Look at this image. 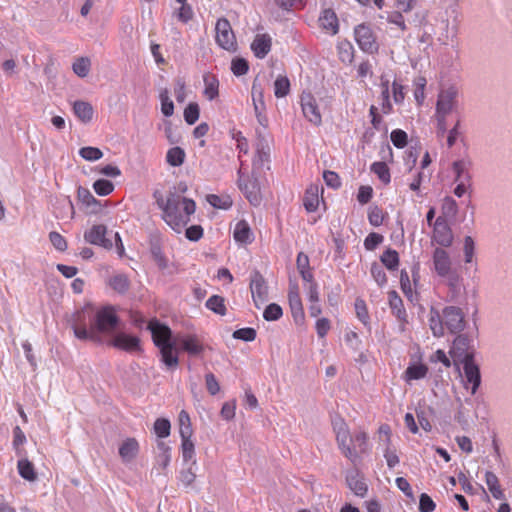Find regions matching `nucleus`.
<instances>
[{
    "label": "nucleus",
    "mask_w": 512,
    "mask_h": 512,
    "mask_svg": "<svg viewBox=\"0 0 512 512\" xmlns=\"http://www.w3.org/2000/svg\"><path fill=\"white\" fill-rule=\"evenodd\" d=\"M355 40L359 48L369 54L376 53L378 51V43L372 29L365 25L359 24L354 29Z\"/></svg>",
    "instance_id": "obj_8"
},
{
    "label": "nucleus",
    "mask_w": 512,
    "mask_h": 512,
    "mask_svg": "<svg viewBox=\"0 0 512 512\" xmlns=\"http://www.w3.org/2000/svg\"><path fill=\"white\" fill-rule=\"evenodd\" d=\"M248 69V62L243 58H235L231 62V70L235 76L245 75Z\"/></svg>",
    "instance_id": "obj_63"
},
{
    "label": "nucleus",
    "mask_w": 512,
    "mask_h": 512,
    "mask_svg": "<svg viewBox=\"0 0 512 512\" xmlns=\"http://www.w3.org/2000/svg\"><path fill=\"white\" fill-rule=\"evenodd\" d=\"M301 108L304 117L312 124L318 126L322 123V116L315 98L310 93L301 95Z\"/></svg>",
    "instance_id": "obj_13"
},
{
    "label": "nucleus",
    "mask_w": 512,
    "mask_h": 512,
    "mask_svg": "<svg viewBox=\"0 0 512 512\" xmlns=\"http://www.w3.org/2000/svg\"><path fill=\"white\" fill-rule=\"evenodd\" d=\"M107 228L104 225H94L90 230L86 231L84 238L93 245H99L104 248H111V240L106 238Z\"/></svg>",
    "instance_id": "obj_20"
},
{
    "label": "nucleus",
    "mask_w": 512,
    "mask_h": 512,
    "mask_svg": "<svg viewBox=\"0 0 512 512\" xmlns=\"http://www.w3.org/2000/svg\"><path fill=\"white\" fill-rule=\"evenodd\" d=\"M350 445L352 446V449L356 450L357 458L359 457V453H366L368 451V436L366 432L362 430L356 432L352 436Z\"/></svg>",
    "instance_id": "obj_40"
},
{
    "label": "nucleus",
    "mask_w": 512,
    "mask_h": 512,
    "mask_svg": "<svg viewBox=\"0 0 512 512\" xmlns=\"http://www.w3.org/2000/svg\"><path fill=\"white\" fill-rule=\"evenodd\" d=\"M207 201L210 205L218 209H229L232 206V199L230 196H219L210 194L207 196Z\"/></svg>",
    "instance_id": "obj_52"
},
{
    "label": "nucleus",
    "mask_w": 512,
    "mask_h": 512,
    "mask_svg": "<svg viewBox=\"0 0 512 512\" xmlns=\"http://www.w3.org/2000/svg\"><path fill=\"white\" fill-rule=\"evenodd\" d=\"M432 239L442 247H449L453 242L451 228L442 217H438L433 223Z\"/></svg>",
    "instance_id": "obj_14"
},
{
    "label": "nucleus",
    "mask_w": 512,
    "mask_h": 512,
    "mask_svg": "<svg viewBox=\"0 0 512 512\" xmlns=\"http://www.w3.org/2000/svg\"><path fill=\"white\" fill-rule=\"evenodd\" d=\"M177 341L180 343L182 350L187 352L190 356H198L204 351V346L196 335H186L177 338Z\"/></svg>",
    "instance_id": "obj_25"
},
{
    "label": "nucleus",
    "mask_w": 512,
    "mask_h": 512,
    "mask_svg": "<svg viewBox=\"0 0 512 512\" xmlns=\"http://www.w3.org/2000/svg\"><path fill=\"white\" fill-rule=\"evenodd\" d=\"M180 437L192 436L193 429L189 414L185 410H181L178 416Z\"/></svg>",
    "instance_id": "obj_42"
},
{
    "label": "nucleus",
    "mask_w": 512,
    "mask_h": 512,
    "mask_svg": "<svg viewBox=\"0 0 512 512\" xmlns=\"http://www.w3.org/2000/svg\"><path fill=\"white\" fill-rule=\"evenodd\" d=\"M416 2H397V9L389 12L387 21L397 25L402 31L406 30V22L419 25L425 19V13L416 9Z\"/></svg>",
    "instance_id": "obj_3"
},
{
    "label": "nucleus",
    "mask_w": 512,
    "mask_h": 512,
    "mask_svg": "<svg viewBox=\"0 0 512 512\" xmlns=\"http://www.w3.org/2000/svg\"><path fill=\"white\" fill-rule=\"evenodd\" d=\"M118 321L119 319L112 307H104L97 311L96 314H93L95 333L99 337L102 333L112 332L116 328Z\"/></svg>",
    "instance_id": "obj_5"
},
{
    "label": "nucleus",
    "mask_w": 512,
    "mask_h": 512,
    "mask_svg": "<svg viewBox=\"0 0 512 512\" xmlns=\"http://www.w3.org/2000/svg\"><path fill=\"white\" fill-rule=\"evenodd\" d=\"M73 111L75 115L84 123H88L93 117V107L90 103L85 101H75L73 104Z\"/></svg>",
    "instance_id": "obj_35"
},
{
    "label": "nucleus",
    "mask_w": 512,
    "mask_h": 512,
    "mask_svg": "<svg viewBox=\"0 0 512 512\" xmlns=\"http://www.w3.org/2000/svg\"><path fill=\"white\" fill-rule=\"evenodd\" d=\"M355 312H356V316L357 318L365 325L367 326L369 324V320H370V317H369V314H368V309H367V305L365 303V301L361 298H357L355 300Z\"/></svg>",
    "instance_id": "obj_55"
},
{
    "label": "nucleus",
    "mask_w": 512,
    "mask_h": 512,
    "mask_svg": "<svg viewBox=\"0 0 512 512\" xmlns=\"http://www.w3.org/2000/svg\"><path fill=\"white\" fill-rule=\"evenodd\" d=\"M472 162L468 158H463L455 161L452 165V170L455 174V182H470L471 174L470 169Z\"/></svg>",
    "instance_id": "obj_27"
},
{
    "label": "nucleus",
    "mask_w": 512,
    "mask_h": 512,
    "mask_svg": "<svg viewBox=\"0 0 512 512\" xmlns=\"http://www.w3.org/2000/svg\"><path fill=\"white\" fill-rule=\"evenodd\" d=\"M216 43L227 51H235L237 47L235 35L229 21L225 18L218 19L215 26Z\"/></svg>",
    "instance_id": "obj_6"
},
{
    "label": "nucleus",
    "mask_w": 512,
    "mask_h": 512,
    "mask_svg": "<svg viewBox=\"0 0 512 512\" xmlns=\"http://www.w3.org/2000/svg\"><path fill=\"white\" fill-rule=\"evenodd\" d=\"M320 25L323 29L330 32L331 34L338 33L339 24L338 18L334 10L332 9H324L322 14L319 17Z\"/></svg>",
    "instance_id": "obj_30"
},
{
    "label": "nucleus",
    "mask_w": 512,
    "mask_h": 512,
    "mask_svg": "<svg viewBox=\"0 0 512 512\" xmlns=\"http://www.w3.org/2000/svg\"><path fill=\"white\" fill-rule=\"evenodd\" d=\"M282 314V308L276 303H271L265 308L263 317L267 321H276L281 318Z\"/></svg>",
    "instance_id": "obj_61"
},
{
    "label": "nucleus",
    "mask_w": 512,
    "mask_h": 512,
    "mask_svg": "<svg viewBox=\"0 0 512 512\" xmlns=\"http://www.w3.org/2000/svg\"><path fill=\"white\" fill-rule=\"evenodd\" d=\"M256 336V330L251 327L241 328L233 332V338L246 342L254 341Z\"/></svg>",
    "instance_id": "obj_62"
},
{
    "label": "nucleus",
    "mask_w": 512,
    "mask_h": 512,
    "mask_svg": "<svg viewBox=\"0 0 512 512\" xmlns=\"http://www.w3.org/2000/svg\"><path fill=\"white\" fill-rule=\"evenodd\" d=\"M458 91L455 87L451 86L439 92L435 115L448 116L458 106Z\"/></svg>",
    "instance_id": "obj_7"
},
{
    "label": "nucleus",
    "mask_w": 512,
    "mask_h": 512,
    "mask_svg": "<svg viewBox=\"0 0 512 512\" xmlns=\"http://www.w3.org/2000/svg\"><path fill=\"white\" fill-rule=\"evenodd\" d=\"M204 81V95L208 100H214L218 96L219 81L214 75H205Z\"/></svg>",
    "instance_id": "obj_39"
},
{
    "label": "nucleus",
    "mask_w": 512,
    "mask_h": 512,
    "mask_svg": "<svg viewBox=\"0 0 512 512\" xmlns=\"http://www.w3.org/2000/svg\"><path fill=\"white\" fill-rule=\"evenodd\" d=\"M109 285L119 293H125L129 289V280L124 274H117L110 278Z\"/></svg>",
    "instance_id": "obj_51"
},
{
    "label": "nucleus",
    "mask_w": 512,
    "mask_h": 512,
    "mask_svg": "<svg viewBox=\"0 0 512 512\" xmlns=\"http://www.w3.org/2000/svg\"><path fill=\"white\" fill-rule=\"evenodd\" d=\"M272 38L269 34H257L251 43V50L258 59L265 58L271 51Z\"/></svg>",
    "instance_id": "obj_23"
},
{
    "label": "nucleus",
    "mask_w": 512,
    "mask_h": 512,
    "mask_svg": "<svg viewBox=\"0 0 512 512\" xmlns=\"http://www.w3.org/2000/svg\"><path fill=\"white\" fill-rule=\"evenodd\" d=\"M17 469L19 475L30 482L37 479V473L35 472L34 465L27 458H22L17 463Z\"/></svg>",
    "instance_id": "obj_36"
},
{
    "label": "nucleus",
    "mask_w": 512,
    "mask_h": 512,
    "mask_svg": "<svg viewBox=\"0 0 512 512\" xmlns=\"http://www.w3.org/2000/svg\"><path fill=\"white\" fill-rule=\"evenodd\" d=\"M485 482H486V485L488 487V490L490 491V493L492 494V496L495 499L502 500V499L505 498V494H504V492H503V490L501 488V485L499 483V479L496 476V474H494L491 471H486V473H485Z\"/></svg>",
    "instance_id": "obj_34"
},
{
    "label": "nucleus",
    "mask_w": 512,
    "mask_h": 512,
    "mask_svg": "<svg viewBox=\"0 0 512 512\" xmlns=\"http://www.w3.org/2000/svg\"><path fill=\"white\" fill-rule=\"evenodd\" d=\"M206 307L219 315H225L226 307L224 304V298L219 295H212L206 301Z\"/></svg>",
    "instance_id": "obj_49"
},
{
    "label": "nucleus",
    "mask_w": 512,
    "mask_h": 512,
    "mask_svg": "<svg viewBox=\"0 0 512 512\" xmlns=\"http://www.w3.org/2000/svg\"><path fill=\"white\" fill-rule=\"evenodd\" d=\"M166 160L171 166L178 167L185 160V152L178 146L170 148L166 154Z\"/></svg>",
    "instance_id": "obj_44"
},
{
    "label": "nucleus",
    "mask_w": 512,
    "mask_h": 512,
    "mask_svg": "<svg viewBox=\"0 0 512 512\" xmlns=\"http://www.w3.org/2000/svg\"><path fill=\"white\" fill-rule=\"evenodd\" d=\"M69 324L73 330L74 336L82 341L91 340L100 342L101 337L95 333L93 323V313L87 309L76 311L70 318Z\"/></svg>",
    "instance_id": "obj_2"
},
{
    "label": "nucleus",
    "mask_w": 512,
    "mask_h": 512,
    "mask_svg": "<svg viewBox=\"0 0 512 512\" xmlns=\"http://www.w3.org/2000/svg\"><path fill=\"white\" fill-rule=\"evenodd\" d=\"M440 278L445 280V283L453 292V294H456L460 291L463 279L456 268L448 271V274L446 275H441Z\"/></svg>",
    "instance_id": "obj_38"
},
{
    "label": "nucleus",
    "mask_w": 512,
    "mask_h": 512,
    "mask_svg": "<svg viewBox=\"0 0 512 512\" xmlns=\"http://www.w3.org/2000/svg\"><path fill=\"white\" fill-rule=\"evenodd\" d=\"M147 329L151 332L153 343L156 347L175 342L172 339V331L166 324L153 318L148 322Z\"/></svg>",
    "instance_id": "obj_10"
},
{
    "label": "nucleus",
    "mask_w": 512,
    "mask_h": 512,
    "mask_svg": "<svg viewBox=\"0 0 512 512\" xmlns=\"http://www.w3.org/2000/svg\"><path fill=\"white\" fill-rule=\"evenodd\" d=\"M332 425L336 435L338 448L347 459L355 463L357 461V452L355 449H352V446L350 445L352 436L350 434L348 425L342 418L339 417L333 419Z\"/></svg>",
    "instance_id": "obj_4"
},
{
    "label": "nucleus",
    "mask_w": 512,
    "mask_h": 512,
    "mask_svg": "<svg viewBox=\"0 0 512 512\" xmlns=\"http://www.w3.org/2000/svg\"><path fill=\"white\" fill-rule=\"evenodd\" d=\"M290 92V81L286 76H278L274 82V94L277 98H283Z\"/></svg>",
    "instance_id": "obj_47"
},
{
    "label": "nucleus",
    "mask_w": 512,
    "mask_h": 512,
    "mask_svg": "<svg viewBox=\"0 0 512 512\" xmlns=\"http://www.w3.org/2000/svg\"><path fill=\"white\" fill-rule=\"evenodd\" d=\"M191 438L192 436L181 437V451L185 462L192 460L193 464H195V445Z\"/></svg>",
    "instance_id": "obj_41"
},
{
    "label": "nucleus",
    "mask_w": 512,
    "mask_h": 512,
    "mask_svg": "<svg viewBox=\"0 0 512 512\" xmlns=\"http://www.w3.org/2000/svg\"><path fill=\"white\" fill-rule=\"evenodd\" d=\"M442 317L445 327L452 334L459 333L465 328V317L461 308L456 306H447L442 311Z\"/></svg>",
    "instance_id": "obj_9"
},
{
    "label": "nucleus",
    "mask_w": 512,
    "mask_h": 512,
    "mask_svg": "<svg viewBox=\"0 0 512 512\" xmlns=\"http://www.w3.org/2000/svg\"><path fill=\"white\" fill-rule=\"evenodd\" d=\"M450 354L454 361L460 363L473 360V352L470 351V339L466 335H458L452 343Z\"/></svg>",
    "instance_id": "obj_12"
},
{
    "label": "nucleus",
    "mask_w": 512,
    "mask_h": 512,
    "mask_svg": "<svg viewBox=\"0 0 512 512\" xmlns=\"http://www.w3.org/2000/svg\"><path fill=\"white\" fill-rule=\"evenodd\" d=\"M346 483L356 496L364 497L368 492V486L364 477L357 469L347 472Z\"/></svg>",
    "instance_id": "obj_21"
},
{
    "label": "nucleus",
    "mask_w": 512,
    "mask_h": 512,
    "mask_svg": "<svg viewBox=\"0 0 512 512\" xmlns=\"http://www.w3.org/2000/svg\"><path fill=\"white\" fill-rule=\"evenodd\" d=\"M463 371H464V379H465V387L471 390V394L474 395L481 384V374L479 366L474 362V360H466L463 362Z\"/></svg>",
    "instance_id": "obj_17"
},
{
    "label": "nucleus",
    "mask_w": 512,
    "mask_h": 512,
    "mask_svg": "<svg viewBox=\"0 0 512 512\" xmlns=\"http://www.w3.org/2000/svg\"><path fill=\"white\" fill-rule=\"evenodd\" d=\"M238 174V186L240 190L245 194L246 198L252 205H258L260 203L261 197L259 194V187L256 181L243 179L241 170L238 171Z\"/></svg>",
    "instance_id": "obj_22"
},
{
    "label": "nucleus",
    "mask_w": 512,
    "mask_h": 512,
    "mask_svg": "<svg viewBox=\"0 0 512 512\" xmlns=\"http://www.w3.org/2000/svg\"><path fill=\"white\" fill-rule=\"evenodd\" d=\"M429 326L435 337H442L444 335L445 324L443 317L433 309L430 312Z\"/></svg>",
    "instance_id": "obj_37"
},
{
    "label": "nucleus",
    "mask_w": 512,
    "mask_h": 512,
    "mask_svg": "<svg viewBox=\"0 0 512 512\" xmlns=\"http://www.w3.org/2000/svg\"><path fill=\"white\" fill-rule=\"evenodd\" d=\"M463 253L465 263H472L475 254V242L471 236H466L464 238Z\"/></svg>",
    "instance_id": "obj_60"
},
{
    "label": "nucleus",
    "mask_w": 512,
    "mask_h": 512,
    "mask_svg": "<svg viewBox=\"0 0 512 512\" xmlns=\"http://www.w3.org/2000/svg\"><path fill=\"white\" fill-rule=\"evenodd\" d=\"M90 68L91 62L87 57L78 58L72 65L73 72L81 78L89 74Z\"/></svg>",
    "instance_id": "obj_50"
},
{
    "label": "nucleus",
    "mask_w": 512,
    "mask_h": 512,
    "mask_svg": "<svg viewBox=\"0 0 512 512\" xmlns=\"http://www.w3.org/2000/svg\"><path fill=\"white\" fill-rule=\"evenodd\" d=\"M381 111L383 114H390L393 110L392 104L390 102V90H389V81L382 80L381 82Z\"/></svg>",
    "instance_id": "obj_46"
},
{
    "label": "nucleus",
    "mask_w": 512,
    "mask_h": 512,
    "mask_svg": "<svg viewBox=\"0 0 512 512\" xmlns=\"http://www.w3.org/2000/svg\"><path fill=\"white\" fill-rule=\"evenodd\" d=\"M199 106L195 102H191L184 110V119L187 124L193 125L199 118Z\"/></svg>",
    "instance_id": "obj_58"
},
{
    "label": "nucleus",
    "mask_w": 512,
    "mask_h": 512,
    "mask_svg": "<svg viewBox=\"0 0 512 512\" xmlns=\"http://www.w3.org/2000/svg\"><path fill=\"white\" fill-rule=\"evenodd\" d=\"M371 171L376 174L380 181H382L384 184L390 183L391 175L385 162H374L371 165Z\"/></svg>",
    "instance_id": "obj_48"
},
{
    "label": "nucleus",
    "mask_w": 512,
    "mask_h": 512,
    "mask_svg": "<svg viewBox=\"0 0 512 512\" xmlns=\"http://www.w3.org/2000/svg\"><path fill=\"white\" fill-rule=\"evenodd\" d=\"M251 97L254 106V111L266 110V105L264 101V89L257 79H255L252 83Z\"/></svg>",
    "instance_id": "obj_32"
},
{
    "label": "nucleus",
    "mask_w": 512,
    "mask_h": 512,
    "mask_svg": "<svg viewBox=\"0 0 512 512\" xmlns=\"http://www.w3.org/2000/svg\"><path fill=\"white\" fill-rule=\"evenodd\" d=\"M94 191L100 196H107L114 190V185L107 179H98L93 184Z\"/></svg>",
    "instance_id": "obj_56"
},
{
    "label": "nucleus",
    "mask_w": 512,
    "mask_h": 512,
    "mask_svg": "<svg viewBox=\"0 0 512 512\" xmlns=\"http://www.w3.org/2000/svg\"><path fill=\"white\" fill-rule=\"evenodd\" d=\"M139 453V443L135 438L125 439L119 447V455L124 463L133 461Z\"/></svg>",
    "instance_id": "obj_26"
},
{
    "label": "nucleus",
    "mask_w": 512,
    "mask_h": 512,
    "mask_svg": "<svg viewBox=\"0 0 512 512\" xmlns=\"http://www.w3.org/2000/svg\"><path fill=\"white\" fill-rule=\"evenodd\" d=\"M454 269L449 253L441 247L434 249L432 254V270L440 277Z\"/></svg>",
    "instance_id": "obj_15"
},
{
    "label": "nucleus",
    "mask_w": 512,
    "mask_h": 512,
    "mask_svg": "<svg viewBox=\"0 0 512 512\" xmlns=\"http://www.w3.org/2000/svg\"><path fill=\"white\" fill-rule=\"evenodd\" d=\"M161 112L164 116L170 117L174 113V104L168 95V91L164 90L160 93Z\"/></svg>",
    "instance_id": "obj_59"
},
{
    "label": "nucleus",
    "mask_w": 512,
    "mask_h": 512,
    "mask_svg": "<svg viewBox=\"0 0 512 512\" xmlns=\"http://www.w3.org/2000/svg\"><path fill=\"white\" fill-rule=\"evenodd\" d=\"M428 373V367L425 364H410L403 375L404 380L410 383L413 380H420L426 377Z\"/></svg>",
    "instance_id": "obj_31"
},
{
    "label": "nucleus",
    "mask_w": 512,
    "mask_h": 512,
    "mask_svg": "<svg viewBox=\"0 0 512 512\" xmlns=\"http://www.w3.org/2000/svg\"><path fill=\"white\" fill-rule=\"evenodd\" d=\"M236 242L247 244L253 241V234L251 232L249 224L242 220L239 221L234 229L233 233Z\"/></svg>",
    "instance_id": "obj_33"
},
{
    "label": "nucleus",
    "mask_w": 512,
    "mask_h": 512,
    "mask_svg": "<svg viewBox=\"0 0 512 512\" xmlns=\"http://www.w3.org/2000/svg\"><path fill=\"white\" fill-rule=\"evenodd\" d=\"M339 59L343 63H351L354 58V48L348 41H342L337 46Z\"/></svg>",
    "instance_id": "obj_43"
},
{
    "label": "nucleus",
    "mask_w": 512,
    "mask_h": 512,
    "mask_svg": "<svg viewBox=\"0 0 512 512\" xmlns=\"http://www.w3.org/2000/svg\"><path fill=\"white\" fill-rule=\"evenodd\" d=\"M181 5L178 9H175L174 15L182 23H188L194 16V11L191 5L187 2H180Z\"/></svg>",
    "instance_id": "obj_53"
},
{
    "label": "nucleus",
    "mask_w": 512,
    "mask_h": 512,
    "mask_svg": "<svg viewBox=\"0 0 512 512\" xmlns=\"http://www.w3.org/2000/svg\"><path fill=\"white\" fill-rule=\"evenodd\" d=\"M256 155L253 159L254 166H263L264 163L269 161L270 157V146L268 139L257 131L256 141Z\"/></svg>",
    "instance_id": "obj_24"
},
{
    "label": "nucleus",
    "mask_w": 512,
    "mask_h": 512,
    "mask_svg": "<svg viewBox=\"0 0 512 512\" xmlns=\"http://www.w3.org/2000/svg\"><path fill=\"white\" fill-rule=\"evenodd\" d=\"M381 262L389 270H396L399 265V255L395 250L387 249L381 255Z\"/></svg>",
    "instance_id": "obj_45"
},
{
    "label": "nucleus",
    "mask_w": 512,
    "mask_h": 512,
    "mask_svg": "<svg viewBox=\"0 0 512 512\" xmlns=\"http://www.w3.org/2000/svg\"><path fill=\"white\" fill-rule=\"evenodd\" d=\"M171 424L166 418H158L154 423V432L159 438H167L170 435Z\"/></svg>",
    "instance_id": "obj_54"
},
{
    "label": "nucleus",
    "mask_w": 512,
    "mask_h": 512,
    "mask_svg": "<svg viewBox=\"0 0 512 512\" xmlns=\"http://www.w3.org/2000/svg\"><path fill=\"white\" fill-rule=\"evenodd\" d=\"M160 351L161 361L168 368H176L179 364L177 356L176 341L167 345L157 347Z\"/></svg>",
    "instance_id": "obj_29"
},
{
    "label": "nucleus",
    "mask_w": 512,
    "mask_h": 512,
    "mask_svg": "<svg viewBox=\"0 0 512 512\" xmlns=\"http://www.w3.org/2000/svg\"><path fill=\"white\" fill-rule=\"evenodd\" d=\"M79 155L87 161H96L103 157V152L97 147L87 146L79 150Z\"/></svg>",
    "instance_id": "obj_57"
},
{
    "label": "nucleus",
    "mask_w": 512,
    "mask_h": 512,
    "mask_svg": "<svg viewBox=\"0 0 512 512\" xmlns=\"http://www.w3.org/2000/svg\"><path fill=\"white\" fill-rule=\"evenodd\" d=\"M388 300L391 312L399 321V329L403 332L407 324V313L404 308L403 301L396 291H390L388 293Z\"/></svg>",
    "instance_id": "obj_19"
},
{
    "label": "nucleus",
    "mask_w": 512,
    "mask_h": 512,
    "mask_svg": "<svg viewBox=\"0 0 512 512\" xmlns=\"http://www.w3.org/2000/svg\"><path fill=\"white\" fill-rule=\"evenodd\" d=\"M322 190L323 189L317 184H312L306 189L303 197V205L307 212H315L318 209L319 192Z\"/></svg>",
    "instance_id": "obj_28"
},
{
    "label": "nucleus",
    "mask_w": 512,
    "mask_h": 512,
    "mask_svg": "<svg viewBox=\"0 0 512 512\" xmlns=\"http://www.w3.org/2000/svg\"><path fill=\"white\" fill-rule=\"evenodd\" d=\"M153 197L159 209L162 211V218L175 232L181 233L191 221V216L196 211V203L187 197H179L174 194H167L156 190Z\"/></svg>",
    "instance_id": "obj_1"
},
{
    "label": "nucleus",
    "mask_w": 512,
    "mask_h": 512,
    "mask_svg": "<svg viewBox=\"0 0 512 512\" xmlns=\"http://www.w3.org/2000/svg\"><path fill=\"white\" fill-rule=\"evenodd\" d=\"M111 345L129 353L142 351L140 338L123 332L114 336Z\"/></svg>",
    "instance_id": "obj_16"
},
{
    "label": "nucleus",
    "mask_w": 512,
    "mask_h": 512,
    "mask_svg": "<svg viewBox=\"0 0 512 512\" xmlns=\"http://www.w3.org/2000/svg\"><path fill=\"white\" fill-rule=\"evenodd\" d=\"M250 290L253 302L259 309L268 300V286L264 277L258 271L251 274Z\"/></svg>",
    "instance_id": "obj_11"
},
{
    "label": "nucleus",
    "mask_w": 512,
    "mask_h": 512,
    "mask_svg": "<svg viewBox=\"0 0 512 512\" xmlns=\"http://www.w3.org/2000/svg\"><path fill=\"white\" fill-rule=\"evenodd\" d=\"M436 508L435 502L432 498L426 494L422 493L419 498V511L420 512H433Z\"/></svg>",
    "instance_id": "obj_64"
},
{
    "label": "nucleus",
    "mask_w": 512,
    "mask_h": 512,
    "mask_svg": "<svg viewBox=\"0 0 512 512\" xmlns=\"http://www.w3.org/2000/svg\"><path fill=\"white\" fill-rule=\"evenodd\" d=\"M288 301L294 321L298 324L302 323L305 314L297 284H290L288 291Z\"/></svg>",
    "instance_id": "obj_18"
}]
</instances>
